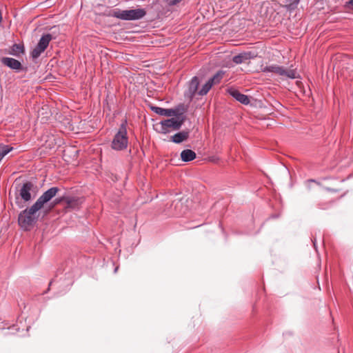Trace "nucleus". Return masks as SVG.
<instances>
[{"label":"nucleus","instance_id":"ddd939ff","mask_svg":"<svg viewBox=\"0 0 353 353\" xmlns=\"http://www.w3.org/2000/svg\"><path fill=\"white\" fill-rule=\"evenodd\" d=\"M196 153L190 149L183 150L181 152V159L184 162H189L196 159Z\"/></svg>","mask_w":353,"mask_h":353},{"label":"nucleus","instance_id":"20e7f679","mask_svg":"<svg viewBox=\"0 0 353 353\" xmlns=\"http://www.w3.org/2000/svg\"><path fill=\"white\" fill-rule=\"evenodd\" d=\"M263 72H272L281 77L294 79L297 78L296 71L293 69H285L283 66L272 65L265 66L262 69Z\"/></svg>","mask_w":353,"mask_h":353},{"label":"nucleus","instance_id":"f03ea898","mask_svg":"<svg viewBox=\"0 0 353 353\" xmlns=\"http://www.w3.org/2000/svg\"><path fill=\"white\" fill-rule=\"evenodd\" d=\"M146 12L143 8L125 10L114 9L110 10L109 13L107 14L109 17H113L125 21L138 20L143 18Z\"/></svg>","mask_w":353,"mask_h":353},{"label":"nucleus","instance_id":"412c9836","mask_svg":"<svg viewBox=\"0 0 353 353\" xmlns=\"http://www.w3.org/2000/svg\"><path fill=\"white\" fill-rule=\"evenodd\" d=\"M44 51L45 50L43 48H39L37 45L31 52V56L33 59H37Z\"/></svg>","mask_w":353,"mask_h":353},{"label":"nucleus","instance_id":"9b49d317","mask_svg":"<svg viewBox=\"0 0 353 353\" xmlns=\"http://www.w3.org/2000/svg\"><path fill=\"white\" fill-rule=\"evenodd\" d=\"M190 131L183 130L170 137V141L175 143H181L189 138Z\"/></svg>","mask_w":353,"mask_h":353},{"label":"nucleus","instance_id":"f257e3e1","mask_svg":"<svg viewBox=\"0 0 353 353\" xmlns=\"http://www.w3.org/2000/svg\"><path fill=\"white\" fill-rule=\"evenodd\" d=\"M59 191L58 187L50 188L44 192L31 207L21 211L18 217L19 226L26 231L30 230L38 219L37 212L44 208Z\"/></svg>","mask_w":353,"mask_h":353},{"label":"nucleus","instance_id":"dca6fc26","mask_svg":"<svg viewBox=\"0 0 353 353\" xmlns=\"http://www.w3.org/2000/svg\"><path fill=\"white\" fill-rule=\"evenodd\" d=\"M53 39L54 37L50 34H43L39 41L37 46L39 48H43L46 50L49 45L50 41Z\"/></svg>","mask_w":353,"mask_h":353},{"label":"nucleus","instance_id":"5701e85b","mask_svg":"<svg viewBox=\"0 0 353 353\" xmlns=\"http://www.w3.org/2000/svg\"><path fill=\"white\" fill-rule=\"evenodd\" d=\"M345 7L348 11L353 10V0L346 2Z\"/></svg>","mask_w":353,"mask_h":353},{"label":"nucleus","instance_id":"6ab92c4d","mask_svg":"<svg viewBox=\"0 0 353 353\" xmlns=\"http://www.w3.org/2000/svg\"><path fill=\"white\" fill-rule=\"evenodd\" d=\"M225 72L222 70H219L212 77L209 79L208 80L211 83H212V85L219 84L221 79L223 77Z\"/></svg>","mask_w":353,"mask_h":353},{"label":"nucleus","instance_id":"4be33fe9","mask_svg":"<svg viewBox=\"0 0 353 353\" xmlns=\"http://www.w3.org/2000/svg\"><path fill=\"white\" fill-rule=\"evenodd\" d=\"M312 184H316V185H319V183H317L315 180L314 179H309V180H307L306 182H305V185H306V187L307 188L310 190L312 189Z\"/></svg>","mask_w":353,"mask_h":353},{"label":"nucleus","instance_id":"f3484780","mask_svg":"<svg viewBox=\"0 0 353 353\" xmlns=\"http://www.w3.org/2000/svg\"><path fill=\"white\" fill-rule=\"evenodd\" d=\"M25 48L23 44L14 43L12 46L9 54L15 57H19L21 54H24Z\"/></svg>","mask_w":353,"mask_h":353},{"label":"nucleus","instance_id":"393cba45","mask_svg":"<svg viewBox=\"0 0 353 353\" xmlns=\"http://www.w3.org/2000/svg\"><path fill=\"white\" fill-rule=\"evenodd\" d=\"M318 205L320 209H322V210L326 209V207H325L323 203H319Z\"/></svg>","mask_w":353,"mask_h":353},{"label":"nucleus","instance_id":"4468645a","mask_svg":"<svg viewBox=\"0 0 353 353\" xmlns=\"http://www.w3.org/2000/svg\"><path fill=\"white\" fill-rule=\"evenodd\" d=\"M252 58L251 52L240 53L232 58V61L236 64H241Z\"/></svg>","mask_w":353,"mask_h":353},{"label":"nucleus","instance_id":"6e6552de","mask_svg":"<svg viewBox=\"0 0 353 353\" xmlns=\"http://www.w3.org/2000/svg\"><path fill=\"white\" fill-rule=\"evenodd\" d=\"M82 203L81 198L67 196L65 208L67 210H74L79 208Z\"/></svg>","mask_w":353,"mask_h":353},{"label":"nucleus","instance_id":"a211bd4d","mask_svg":"<svg viewBox=\"0 0 353 353\" xmlns=\"http://www.w3.org/2000/svg\"><path fill=\"white\" fill-rule=\"evenodd\" d=\"M67 196H63L60 197L56 198L52 202L48 204V203L46 205H48L47 209L45 210L46 214L50 212L52 209H54L57 205L61 204L63 202L66 201Z\"/></svg>","mask_w":353,"mask_h":353},{"label":"nucleus","instance_id":"f8f14e48","mask_svg":"<svg viewBox=\"0 0 353 353\" xmlns=\"http://www.w3.org/2000/svg\"><path fill=\"white\" fill-rule=\"evenodd\" d=\"M171 109L174 112L172 116L176 117L178 119H181L182 117L185 119V117L183 116V114L188 110L187 105L183 103H180L176 108Z\"/></svg>","mask_w":353,"mask_h":353},{"label":"nucleus","instance_id":"0eeeda50","mask_svg":"<svg viewBox=\"0 0 353 353\" xmlns=\"http://www.w3.org/2000/svg\"><path fill=\"white\" fill-rule=\"evenodd\" d=\"M199 80L197 77H194L189 83L188 90L185 92V96L188 97L190 100L198 94Z\"/></svg>","mask_w":353,"mask_h":353},{"label":"nucleus","instance_id":"39448f33","mask_svg":"<svg viewBox=\"0 0 353 353\" xmlns=\"http://www.w3.org/2000/svg\"><path fill=\"white\" fill-rule=\"evenodd\" d=\"M185 121V118L182 117L181 119H175L174 118L165 119L160 122L161 130L160 132L162 134H167L170 132L169 129L172 128L174 130H179Z\"/></svg>","mask_w":353,"mask_h":353},{"label":"nucleus","instance_id":"1a4fd4ad","mask_svg":"<svg viewBox=\"0 0 353 353\" xmlns=\"http://www.w3.org/2000/svg\"><path fill=\"white\" fill-rule=\"evenodd\" d=\"M1 61L3 65L12 70H20L22 68L21 62L13 58L3 57Z\"/></svg>","mask_w":353,"mask_h":353},{"label":"nucleus","instance_id":"423d86ee","mask_svg":"<svg viewBox=\"0 0 353 353\" xmlns=\"http://www.w3.org/2000/svg\"><path fill=\"white\" fill-rule=\"evenodd\" d=\"M34 185L31 181H26L24 183L19 190V196L25 202H28L31 200V192L33 191Z\"/></svg>","mask_w":353,"mask_h":353},{"label":"nucleus","instance_id":"9d476101","mask_svg":"<svg viewBox=\"0 0 353 353\" xmlns=\"http://www.w3.org/2000/svg\"><path fill=\"white\" fill-rule=\"evenodd\" d=\"M228 92L232 97H234L236 101L241 103L242 104L248 105L250 102L249 97L247 95L241 93L237 90L230 89L228 90Z\"/></svg>","mask_w":353,"mask_h":353},{"label":"nucleus","instance_id":"2eb2a0df","mask_svg":"<svg viewBox=\"0 0 353 353\" xmlns=\"http://www.w3.org/2000/svg\"><path fill=\"white\" fill-rule=\"evenodd\" d=\"M150 109L157 114L165 117H172L174 112L172 109H165L157 106H151Z\"/></svg>","mask_w":353,"mask_h":353},{"label":"nucleus","instance_id":"b1692460","mask_svg":"<svg viewBox=\"0 0 353 353\" xmlns=\"http://www.w3.org/2000/svg\"><path fill=\"white\" fill-rule=\"evenodd\" d=\"M170 5H175L180 2L181 0H168Z\"/></svg>","mask_w":353,"mask_h":353},{"label":"nucleus","instance_id":"7ed1b4c3","mask_svg":"<svg viewBox=\"0 0 353 353\" xmlns=\"http://www.w3.org/2000/svg\"><path fill=\"white\" fill-rule=\"evenodd\" d=\"M128 138L127 136L126 121L122 123L119 131L114 135L111 147L113 150L120 151L127 148Z\"/></svg>","mask_w":353,"mask_h":353},{"label":"nucleus","instance_id":"aec40b11","mask_svg":"<svg viewBox=\"0 0 353 353\" xmlns=\"http://www.w3.org/2000/svg\"><path fill=\"white\" fill-rule=\"evenodd\" d=\"M212 83L208 80L199 90L198 95L203 96L205 95L212 87Z\"/></svg>","mask_w":353,"mask_h":353}]
</instances>
